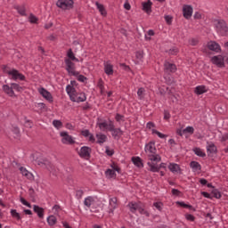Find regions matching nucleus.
Returning <instances> with one entry per match:
<instances>
[{
	"instance_id": "52",
	"label": "nucleus",
	"mask_w": 228,
	"mask_h": 228,
	"mask_svg": "<svg viewBox=\"0 0 228 228\" xmlns=\"http://www.w3.org/2000/svg\"><path fill=\"white\" fill-rule=\"evenodd\" d=\"M168 95H171L170 99H171L172 102H177V96L175 94H172L171 90L168 91Z\"/></svg>"
},
{
	"instance_id": "49",
	"label": "nucleus",
	"mask_w": 228,
	"mask_h": 228,
	"mask_svg": "<svg viewBox=\"0 0 228 228\" xmlns=\"http://www.w3.org/2000/svg\"><path fill=\"white\" fill-rule=\"evenodd\" d=\"M167 53L168 54H171L172 56H174V55L177 54V48L173 47V48L169 49L168 51H167Z\"/></svg>"
},
{
	"instance_id": "30",
	"label": "nucleus",
	"mask_w": 228,
	"mask_h": 228,
	"mask_svg": "<svg viewBox=\"0 0 228 228\" xmlns=\"http://www.w3.org/2000/svg\"><path fill=\"white\" fill-rule=\"evenodd\" d=\"M20 171L21 172L22 175H24L27 179H31L33 177V174H31L26 167H20Z\"/></svg>"
},
{
	"instance_id": "42",
	"label": "nucleus",
	"mask_w": 228,
	"mask_h": 228,
	"mask_svg": "<svg viewBox=\"0 0 228 228\" xmlns=\"http://www.w3.org/2000/svg\"><path fill=\"white\" fill-rule=\"evenodd\" d=\"M53 126H54L56 129H61V127H63V123L61 120L54 119L53 121Z\"/></svg>"
},
{
	"instance_id": "10",
	"label": "nucleus",
	"mask_w": 228,
	"mask_h": 228,
	"mask_svg": "<svg viewBox=\"0 0 228 228\" xmlns=\"http://www.w3.org/2000/svg\"><path fill=\"white\" fill-rule=\"evenodd\" d=\"M211 61L214 65H216V67H219L220 69L225 67V63H224V56L222 55L212 57Z\"/></svg>"
},
{
	"instance_id": "8",
	"label": "nucleus",
	"mask_w": 228,
	"mask_h": 228,
	"mask_svg": "<svg viewBox=\"0 0 228 228\" xmlns=\"http://www.w3.org/2000/svg\"><path fill=\"white\" fill-rule=\"evenodd\" d=\"M177 70V66L174 63H170L169 61H165L164 62V72L166 74H174Z\"/></svg>"
},
{
	"instance_id": "7",
	"label": "nucleus",
	"mask_w": 228,
	"mask_h": 228,
	"mask_svg": "<svg viewBox=\"0 0 228 228\" xmlns=\"http://www.w3.org/2000/svg\"><path fill=\"white\" fill-rule=\"evenodd\" d=\"M70 101L72 102H85L86 101V94L85 93L76 92L74 95H71Z\"/></svg>"
},
{
	"instance_id": "18",
	"label": "nucleus",
	"mask_w": 228,
	"mask_h": 228,
	"mask_svg": "<svg viewBox=\"0 0 228 228\" xmlns=\"http://www.w3.org/2000/svg\"><path fill=\"white\" fill-rule=\"evenodd\" d=\"M3 90H4V94L9 95V97H15V92L13 91L12 86H10L8 85H4Z\"/></svg>"
},
{
	"instance_id": "24",
	"label": "nucleus",
	"mask_w": 228,
	"mask_h": 228,
	"mask_svg": "<svg viewBox=\"0 0 228 228\" xmlns=\"http://www.w3.org/2000/svg\"><path fill=\"white\" fill-rule=\"evenodd\" d=\"M190 167L193 170V172H199V171H200L202 169V167L197 161H191L190 163Z\"/></svg>"
},
{
	"instance_id": "47",
	"label": "nucleus",
	"mask_w": 228,
	"mask_h": 228,
	"mask_svg": "<svg viewBox=\"0 0 228 228\" xmlns=\"http://www.w3.org/2000/svg\"><path fill=\"white\" fill-rule=\"evenodd\" d=\"M141 215H145V216H150L149 212H147L143 208H142V205H139V208L137 209Z\"/></svg>"
},
{
	"instance_id": "27",
	"label": "nucleus",
	"mask_w": 228,
	"mask_h": 228,
	"mask_svg": "<svg viewBox=\"0 0 228 228\" xmlns=\"http://www.w3.org/2000/svg\"><path fill=\"white\" fill-rule=\"evenodd\" d=\"M97 138V143H100V145H102L106 140H108V137L104 134H96Z\"/></svg>"
},
{
	"instance_id": "48",
	"label": "nucleus",
	"mask_w": 228,
	"mask_h": 228,
	"mask_svg": "<svg viewBox=\"0 0 228 228\" xmlns=\"http://www.w3.org/2000/svg\"><path fill=\"white\" fill-rule=\"evenodd\" d=\"M143 94H145V89L143 87H141L137 91V95L140 99H143Z\"/></svg>"
},
{
	"instance_id": "46",
	"label": "nucleus",
	"mask_w": 228,
	"mask_h": 228,
	"mask_svg": "<svg viewBox=\"0 0 228 228\" xmlns=\"http://www.w3.org/2000/svg\"><path fill=\"white\" fill-rule=\"evenodd\" d=\"M152 134H157L159 136V138H167V134L160 133L159 131L156 130V129H152Z\"/></svg>"
},
{
	"instance_id": "14",
	"label": "nucleus",
	"mask_w": 228,
	"mask_h": 228,
	"mask_svg": "<svg viewBox=\"0 0 228 228\" xmlns=\"http://www.w3.org/2000/svg\"><path fill=\"white\" fill-rule=\"evenodd\" d=\"M183 13L185 19H191V15H193V7L191 5H183Z\"/></svg>"
},
{
	"instance_id": "28",
	"label": "nucleus",
	"mask_w": 228,
	"mask_h": 228,
	"mask_svg": "<svg viewBox=\"0 0 228 228\" xmlns=\"http://www.w3.org/2000/svg\"><path fill=\"white\" fill-rule=\"evenodd\" d=\"M66 92L68 94V95L69 96V99L72 98V95L76 94V88H74V86L68 85L66 86Z\"/></svg>"
},
{
	"instance_id": "45",
	"label": "nucleus",
	"mask_w": 228,
	"mask_h": 228,
	"mask_svg": "<svg viewBox=\"0 0 228 228\" xmlns=\"http://www.w3.org/2000/svg\"><path fill=\"white\" fill-rule=\"evenodd\" d=\"M28 19L31 24H37V22H38V18H37L33 13H30Z\"/></svg>"
},
{
	"instance_id": "21",
	"label": "nucleus",
	"mask_w": 228,
	"mask_h": 228,
	"mask_svg": "<svg viewBox=\"0 0 228 228\" xmlns=\"http://www.w3.org/2000/svg\"><path fill=\"white\" fill-rule=\"evenodd\" d=\"M67 57L66 60H69L70 61H79V59L76 58V55L74 54V52H72V48H69L67 52Z\"/></svg>"
},
{
	"instance_id": "3",
	"label": "nucleus",
	"mask_w": 228,
	"mask_h": 228,
	"mask_svg": "<svg viewBox=\"0 0 228 228\" xmlns=\"http://www.w3.org/2000/svg\"><path fill=\"white\" fill-rule=\"evenodd\" d=\"M64 63L69 76H79V72L76 71V64L70 59H65Z\"/></svg>"
},
{
	"instance_id": "11",
	"label": "nucleus",
	"mask_w": 228,
	"mask_h": 228,
	"mask_svg": "<svg viewBox=\"0 0 228 228\" xmlns=\"http://www.w3.org/2000/svg\"><path fill=\"white\" fill-rule=\"evenodd\" d=\"M92 153V148L88 146H84L80 149L78 155L80 158H85L86 159H88L90 158V154Z\"/></svg>"
},
{
	"instance_id": "1",
	"label": "nucleus",
	"mask_w": 228,
	"mask_h": 228,
	"mask_svg": "<svg viewBox=\"0 0 228 228\" xmlns=\"http://www.w3.org/2000/svg\"><path fill=\"white\" fill-rule=\"evenodd\" d=\"M215 28H216L217 33H219L222 37H225V35H227L228 27H227V23L225 22V20H216Z\"/></svg>"
},
{
	"instance_id": "63",
	"label": "nucleus",
	"mask_w": 228,
	"mask_h": 228,
	"mask_svg": "<svg viewBox=\"0 0 228 228\" xmlns=\"http://www.w3.org/2000/svg\"><path fill=\"white\" fill-rule=\"evenodd\" d=\"M77 81H80V83H85V81H86V77L83 75H78Z\"/></svg>"
},
{
	"instance_id": "50",
	"label": "nucleus",
	"mask_w": 228,
	"mask_h": 228,
	"mask_svg": "<svg viewBox=\"0 0 228 228\" xmlns=\"http://www.w3.org/2000/svg\"><path fill=\"white\" fill-rule=\"evenodd\" d=\"M85 194V191H83V190H77L76 192V197L77 199H82L83 195Z\"/></svg>"
},
{
	"instance_id": "2",
	"label": "nucleus",
	"mask_w": 228,
	"mask_h": 228,
	"mask_svg": "<svg viewBox=\"0 0 228 228\" xmlns=\"http://www.w3.org/2000/svg\"><path fill=\"white\" fill-rule=\"evenodd\" d=\"M4 72L8 74L9 79H12V81H17V79H20V81H24V79H26V77L15 69L11 70H4Z\"/></svg>"
},
{
	"instance_id": "37",
	"label": "nucleus",
	"mask_w": 228,
	"mask_h": 228,
	"mask_svg": "<svg viewBox=\"0 0 228 228\" xmlns=\"http://www.w3.org/2000/svg\"><path fill=\"white\" fill-rule=\"evenodd\" d=\"M47 223L49 225H51L53 227V225L56 224V216H49L47 217Z\"/></svg>"
},
{
	"instance_id": "35",
	"label": "nucleus",
	"mask_w": 228,
	"mask_h": 228,
	"mask_svg": "<svg viewBox=\"0 0 228 228\" xmlns=\"http://www.w3.org/2000/svg\"><path fill=\"white\" fill-rule=\"evenodd\" d=\"M105 175H107V177H110V179H113V177H116L117 174L113 169H107L105 171Z\"/></svg>"
},
{
	"instance_id": "59",
	"label": "nucleus",
	"mask_w": 228,
	"mask_h": 228,
	"mask_svg": "<svg viewBox=\"0 0 228 228\" xmlns=\"http://www.w3.org/2000/svg\"><path fill=\"white\" fill-rule=\"evenodd\" d=\"M186 220H189L190 222H194L195 221V216L191 214H187L185 215Z\"/></svg>"
},
{
	"instance_id": "40",
	"label": "nucleus",
	"mask_w": 228,
	"mask_h": 228,
	"mask_svg": "<svg viewBox=\"0 0 228 228\" xmlns=\"http://www.w3.org/2000/svg\"><path fill=\"white\" fill-rule=\"evenodd\" d=\"M16 10L20 15H22L23 17H26V7L24 6H17Z\"/></svg>"
},
{
	"instance_id": "44",
	"label": "nucleus",
	"mask_w": 228,
	"mask_h": 228,
	"mask_svg": "<svg viewBox=\"0 0 228 228\" xmlns=\"http://www.w3.org/2000/svg\"><path fill=\"white\" fill-rule=\"evenodd\" d=\"M11 215L13 218H16L17 220H21L22 217H20V214L18 213L16 209L11 210Z\"/></svg>"
},
{
	"instance_id": "60",
	"label": "nucleus",
	"mask_w": 228,
	"mask_h": 228,
	"mask_svg": "<svg viewBox=\"0 0 228 228\" xmlns=\"http://www.w3.org/2000/svg\"><path fill=\"white\" fill-rule=\"evenodd\" d=\"M107 156H113V154H115V151L113 150H110L109 147H106V151H105Z\"/></svg>"
},
{
	"instance_id": "32",
	"label": "nucleus",
	"mask_w": 228,
	"mask_h": 228,
	"mask_svg": "<svg viewBox=\"0 0 228 228\" xmlns=\"http://www.w3.org/2000/svg\"><path fill=\"white\" fill-rule=\"evenodd\" d=\"M150 160L151 161V163H159V161H161V156H159V154H151L150 155Z\"/></svg>"
},
{
	"instance_id": "15",
	"label": "nucleus",
	"mask_w": 228,
	"mask_h": 228,
	"mask_svg": "<svg viewBox=\"0 0 228 228\" xmlns=\"http://www.w3.org/2000/svg\"><path fill=\"white\" fill-rule=\"evenodd\" d=\"M157 151L156 142L154 141H151L145 145V152H150V154H156Z\"/></svg>"
},
{
	"instance_id": "17",
	"label": "nucleus",
	"mask_w": 228,
	"mask_h": 228,
	"mask_svg": "<svg viewBox=\"0 0 228 228\" xmlns=\"http://www.w3.org/2000/svg\"><path fill=\"white\" fill-rule=\"evenodd\" d=\"M195 132V128L193 126H187L183 130H177L176 133L179 134V136H183V134H186V133H189V134H193Z\"/></svg>"
},
{
	"instance_id": "13",
	"label": "nucleus",
	"mask_w": 228,
	"mask_h": 228,
	"mask_svg": "<svg viewBox=\"0 0 228 228\" xmlns=\"http://www.w3.org/2000/svg\"><path fill=\"white\" fill-rule=\"evenodd\" d=\"M39 94H41L42 97H44V99L48 101V102H53L54 101L53 99V94H51V93L44 87H41L39 89Z\"/></svg>"
},
{
	"instance_id": "61",
	"label": "nucleus",
	"mask_w": 228,
	"mask_h": 228,
	"mask_svg": "<svg viewBox=\"0 0 228 228\" xmlns=\"http://www.w3.org/2000/svg\"><path fill=\"white\" fill-rule=\"evenodd\" d=\"M82 136H85L86 138H88L90 136V130L86 129L81 132Z\"/></svg>"
},
{
	"instance_id": "19",
	"label": "nucleus",
	"mask_w": 228,
	"mask_h": 228,
	"mask_svg": "<svg viewBox=\"0 0 228 228\" xmlns=\"http://www.w3.org/2000/svg\"><path fill=\"white\" fill-rule=\"evenodd\" d=\"M34 213H37L38 218H44V208L37 205L33 206Z\"/></svg>"
},
{
	"instance_id": "56",
	"label": "nucleus",
	"mask_w": 228,
	"mask_h": 228,
	"mask_svg": "<svg viewBox=\"0 0 228 228\" xmlns=\"http://www.w3.org/2000/svg\"><path fill=\"white\" fill-rule=\"evenodd\" d=\"M135 56L137 60H142L143 59V51L136 52Z\"/></svg>"
},
{
	"instance_id": "58",
	"label": "nucleus",
	"mask_w": 228,
	"mask_h": 228,
	"mask_svg": "<svg viewBox=\"0 0 228 228\" xmlns=\"http://www.w3.org/2000/svg\"><path fill=\"white\" fill-rule=\"evenodd\" d=\"M112 170H114V172H118V174H120V167H118L117 165H115V163H113L112 165H110Z\"/></svg>"
},
{
	"instance_id": "57",
	"label": "nucleus",
	"mask_w": 228,
	"mask_h": 228,
	"mask_svg": "<svg viewBox=\"0 0 228 228\" xmlns=\"http://www.w3.org/2000/svg\"><path fill=\"white\" fill-rule=\"evenodd\" d=\"M164 19H165L167 24H168L169 26H170V24H172V19H173L172 16H170V15H166V16L164 17Z\"/></svg>"
},
{
	"instance_id": "53",
	"label": "nucleus",
	"mask_w": 228,
	"mask_h": 228,
	"mask_svg": "<svg viewBox=\"0 0 228 228\" xmlns=\"http://www.w3.org/2000/svg\"><path fill=\"white\" fill-rule=\"evenodd\" d=\"M28 195H29V197L31 199H33V200H35V197H36V195H35V189L29 188L28 189Z\"/></svg>"
},
{
	"instance_id": "20",
	"label": "nucleus",
	"mask_w": 228,
	"mask_h": 228,
	"mask_svg": "<svg viewBox=\"0 0 228 228\" xmlns=\"http://www.w3.org/2000/svg\"><path fill=\"white\" fill-rule=\"evenodd\" d=\"M168 168H169L170 172H173V174H175L176 172H179V174H182L181 167L178 164L170 163L168 166Z\"/></svg>"
},
{
	"instance_id": "36",
	"label": "nucleus",
	"mask_w": 228,
	"mask_h": 228,
	"mask_svg": "<svg viewBox=\"0 0 228 228\" xmlns=\"http://www.w3.org/2000/svg\"><path fill=\"white\" fill-rule=\"evenodd\" d=\"M193 151L196 154V156H199L200 158H206V153H204V151H202L200 148H195Z\"/></svg>"
},
{
	"instance_id": "41",
	"label": "nucleus",
	"mask_w": 228,
	"mask_h": 228,
	"mask_svg": "<svg viewBox=\"0 0 228 228\" xmlns=\"http://www.w3.org/2000/svg\"><path fill=\"white\" fill-rule=\"evenodd\" d=\"M14 138H20V130L18 128V126H12V129Z\"/></svg>"
},
{
	"instance_id": "55",
	"label": "nucleus",
	"mask_w": 228,
	"mask_h": 228,
	"mask_svg": "<svg viewBox=\"0 0 228 228\" xmlns=\"http://www.w3.org/2000/svg\"><path fill=\"white\" fill-rule=\"evenodd\" d=\"M153 206H154V208H156V209H158L159 211H161V209H162V206H163V203H161V202H155V203H153Z\"/></svg>"
},
{
	"instance_id": "12",
	"label": "nucleus",
	"mask_w": 228,
	"mask_h": 228,
	"mask_svg": "<svg viewBox=\"0 0 228 228\" xmlns=\"http://www.w3.org/2000/svg\"><path fill=\"white\" fill-rule=\"evenodd\" d=\"M207 47L209 49V51H213L214 53H220V51H222L220 45L216 41H209L207 44Z\"/></svg>"
},
{
	"instance_id": "38",
	"label": "nucleus",
	"mask_w": 228,
	"mask_h": 228,
	"mask_svg": "<svg viewBox=\"0 0 228 228\" xmlns=\"http://www.w3.org/2000/svg\"><path fill=\"white\" fill-rule=\"evenodd\" d=\"M97 126H99L100 129H108L110 131V124L108 122L103 121L101 123H97Z\"/></svg>"
},
{
	"instance_id": "43",
	"label": "nucleus",
	"mask_w": 228,
	"mask_h": 228,
	"mask_svg": "<svg viewBox=\"0 0 228 228\" xmlns=\"http://www.w3.org/2000/svg\"><path fill=\"white\" fill-rule=\"evenodd\" d=\"M11 87L12 88V91L15 90L16 92H22L23 90L22 86H20V85L16 83H12Z\"/></svg>"
},
{
	"instance_id": "4",
	"label": "nucleus",
	"mask_w": 228,
	"mask_h": 228,
	"mask_svg": "<svg viewBox=\"0 0 228 228\" xmlns=\"http://www.w3.org/2000/svg\"><path fill=\"white\" fill-rule=\"evenodd\" d=\"M56 6L61 10H72L74 8V0H58Z\"/></svg>"
},
{
	"instance_id": "9",
	"label": "nucleus",
	"mask_w": 228,
	"mask_h": 228,
	"mask_svg": "<svg viewBox=\"0 0 228 228\" xmlns=\"http://www.w3.org/2000/svg\"><path fill=\"white\" fill-rule=\"evenodd\" d=\"M148 167H150V172H159L161 168H167L166 163H161L159 166H158L155 162H148Z\"/></svg>"
},
{
	"instance_id": "39",
	"label": "nucleus",
	"mask_w": 228,
	"mask_h": 228,
	"mask_svg": "<svg viewBox=\"0 0 228 228\" xmlns=\"http://www.w3.org/2000/svg\"><path fill=\"white\" fill-rule=\"evenodd\" d=\"M211 193L215 199L222 198V192H220V191H218V189H213Z\"/></svg>"
},
{
	"instance_id": "6",
	"label": "nucleus",
	"mask_w": 228,
	"mask_h": 228,
	"mask_svg": "<svg viewBox=\"0 0 228 228\" xmlns=\"http://www.w3.org/2000/svg\"><path fill=\"white\" fill-rule=\"evenodd\" d=\"M60 136H61V142L62 143H69V145H73V143H76V141L72 138V135H69L68 132H61Z\"/></svg>"
},
{
	"instance_id": "54",
	"label": "nucleus",
	"mask_w": 228,
	"mask_h": 228,
	"mask_svg": "<svg viewBox=\"0 0 228 228\" xmlns=\"http://www.w3.org/2000/svg\"><path fill=\"white\" fill-rule=\"evenodd\" d=\"M20 200L21 204H23V206H27V208H31V204L28 202L24 198L21 197Z\"/></svg>"
},
{
	"instance_id": "16",
	"label": "nucleus",
	"mask_w": 228,
	"mask_h": 228,
	"mask_svg": "<svg viewBox=\"0 0 228 228\" xmlns=\"http://www.w3.org/2000/svg\"><path fill=\"white\" fill-rule=\"evenodd\" d=\"M142 10L150 15L152 12V2L149 0L148 2H142Z\"/></svg>"
},
{
	"instance_id": "29",
	"label": "nucleus",
	"mask_w": 228,
	"mask_h": 228,
	"mask_svg": "<svg viewBox=\"0 0 228 228\" xmlns=\"http://www.w3.org/2000/svg\"><path fill=\"white\" fill-rule=\"evenodd\" d=\"M206 92H208L206 86H199L195 88V94H197V95H202V94H206Z\"/></svg>"
},
{
	"instance_id": "33",
	"label": "nucleus",
	"mask_w": 228,
	"mask_h": 228,
	"mask_svg": "<svg viewBox=\"0 0 228 228\" xmlns=\"http://www.w3.org/2000/svg\"><path fill=\"white\" fill-rule=\"evenodd\" d=\"M177 206H180V208H184L188 209H192V211H195V208H193V206L188 205L184 203L183 201H176Z\"/></svg>"
},
{
	"instance_id": "34",
	"label": "nucleus",
	"mask_w": 228,
	"mask_h": 228,
	"mask_svg": "<svg viewBox=\"0 0 228 228\" xmlns=\"http://www.w3.org/2000/svg\"><path fill=\"white\" fill-rule=\"evenodd\" d=\"M95 4H96L101 15H107L106 9L104 8V5H102V4H99V2H96Z\"/></svg>"
},
{
	"instance_id": "5",
	"label": "nucleus",
	"mask_w": 228,
	"mask_h": 228,
	"mask_svg": "<svg viewBox=\"0 0 228 228\" xmlns=\"http://www.w3.org/2000/svg\"><path fill=\"white\" fill-rule=\"evenodd\" d=\"M109 131H110V133H112V136L116 140L120 139V136H122L124 134V132L122 131V129L115 128V125H113V123L111 121L109 124Z\"/></svg>"
},
{
	"instance_id": "64",
	"label": "nucleus",
	"mask_w": 228,
	"mask_h": 228,
	"mask_svg": "<svg viewBox=\"0 0 228 228\" xmlns=\"http://www.w3.org/2000/svg\"><path fill=\"white\" fill-rule=\"evenodd\" d=\"M228 140V130L226 133H224L221 138V142H227Z\"/></svg>"
},
{
	"instance_id": "26",
	"label": "nucleus",
	"mask_w": 228,
	"mask_h": 228,
	"mask_svg": "<svg viewBox=\"0 0 228 228\" xmlns=\"http://www.w3.org/2000/svg\"><path fill=\"white\" fill-rule=\"evenodd\" d=\"M94 202H95V198L89 196L85 199L84 205L86 206V208H90L92 204H94Z\"/></svg>"
},
{
	"instance_id": "22",
	"label": "nucleus",
	"mask_w": 228,
	"mask_h": 228,
	"mask_svg": "<svg viewBox=\"0 0 228 228\" xmlns=\"http://www.w3.org/2000/svg\"><path fill=\"white\" fill-rule=\"evenodd\" d=\"M104 72L107 76H112L113 74V65L109 62L104 63Z\"/></svg>"
},
{
	"instance_id": "62",
	"label": "nucleus",
	"mask_w": 228,
	"mask_h": 228,
	"mask_svg": "<svg viewBox=\"0 0 228 228\" xmlns=\"http://www.w3.org/2000/svg\"><path fill=\"white\" fill-rule=\"evenodd\" d=\"M115 119L117 120V122H120L124 120V116L118 113L116 114Z\"/></svg>"
},
{
	"instance_id": "31",
	"label": "nucleus",
	"mask_w": 228,
	"mask_h": 228,
	"mask_svg": "<svg viewBox=\"0 0 228 228\" xmlns=\"http://www.w3.org/2000/svg\"><path fill=\"white\" fill-rule=\"evenodd\" d=\"M207 151L208 152V156H211V154H216V146L215 143H211L207 147Z\"/></svg>"
},
{
	"instance_id": "25",
	"label": "nucleus",
	"mask_w": 228,
	"mask_h": 228,
	"mask_svg": "<svg viewBox=\"0 0 228 228\" xmlns=\"http://www.w3.org/2000/svg\"><path fill=\"white\" fill-rule=\"evenodd\" d=\"M128 208H129L131 213H136V211H138V209L140 208V204L136 203V202H130L128 204Z\"/></svg>"
},
{
	"instance_id": "23",
	"label": "nucleus",
	"mask_w": 228,
	"mask_h": 228,
	"mask_svg": "<svg viewBox=\"0 0 228 228\" xmlns=\"http://www.w3.org/2000/svg\"><path fill=\"white\" fill-rule=\"evenodd\" d=\"M132 162L135 167H138V168H143V162H142V159L140 157H133Z\"/></svg>"
},
{
	"instance_id": "51",
	"label": "nucleus",
	"mask_w": 228,
	"mask_h": 228,
	"mask_svg": "<svg viewBox=\"0 0 228 228\" xmlns=\"http://www.w3.org/2000/svg\"><path fill=\"white\" fill-rule=\"evenodd\" d=\"M97 86L100 88L102 92V90H104V82L102 81V78L99 79Z\"/></svg>"
}]
</instances>
